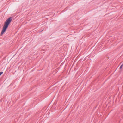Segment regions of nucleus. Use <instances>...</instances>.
<instances>
[{"mask_svg":"<svg viewBox=\"0 0 123 123\" xmlns=\"http://www.w3.org/2000/svg\"><path fill=\"white\" fill-rule=\"evenodd\" d=\"M3 73V72H0V76L1 75V74H2Z\"/></svg>","mask_w":123,"mask_h":123,"instance_id":"nucleus-2","label":"nucleus"},{"mask_svg":"<svg viewBox=\"0 0 123 123\" xmlns=\"http://www.w3.org/2000/svg\"><path fill=\"white\" fill-rule=\"evenodd\" d=\"M122 66H123V65L122 64L121 66L120 67V69L121 68H122Z\"/></svg>","mask_w":123,"mask_h":123,"instance_id":"nucleus-3","label":"nucleus"},{"mask_svg":"<svg viewBox=\"0 0 123 123\" xmlns=\"http://www.w3.org/2000/svg\"><path fill=\"white\" fill-rule=\"evenodd\" d=\"M12 20V18L11 17H10L8 18L5 22L3 29L1 32V35H2L5 32L6 29L7 28L11 22Z\"/></svg>","mask_w":123,"mask_h":123,"instance_id":"nucleus-1","label":"nucleus"}]
</instances>
